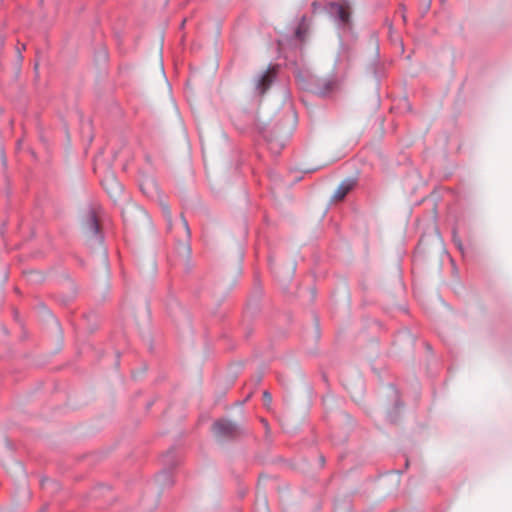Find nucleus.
<instances>
[{
    "label": "nucleus",
    "mask_w": 512,
    "mask_h": 512,
    "mask_svg": "<svg viewBox=\"0 0 512 512\" xmlns=\"http://www.w3.org/2000/svg\"><path fill=\"white\" fill-rule=\"evenodd\" d=\"M213 431L217 437H230L236 433L237 427L231 421L220 420L213 425Z\"/></svg>",
    "instance_id": "obj_2"
},
{
    "label": "nucleus",
    "mask_w": 512,
    "mask_h": 512,
    "mask_svg": "<svg viewBox=\"0 0 512 512\" xmlns=\"http://www.w3.org/2000/svg\"><path fill=\"white\" fill-rule=\"evenodd\" d=\"M161 213L166 221L167 231L173 235L175 241L183 252H188V242L190 239V229L187 220L181 216L179 220L173 222L169 205L165 201L159 203Z\"/></svg>",
    "instance_id": "obj_1"
},
{
    "label": "nucleus",
    "mask_w": 512,
    "mask_h": 512,
    "mask_svg": "<svg viewBox=\"0 0 512 512\" xmlns=\"http://www.w3.org/2000/svg\"><path fill=\"white\" fill-rule=\"evenodd\" d=\"M275 73V68H269L257 80L256 87L261 94H263L270 87L274 81Z\"/></svg>",
    "instance_id": "obj_4"
},
{
    "label": "nucleus",
    "mask_w": 512,
    "mask_h": 512,
    "mask_svg": "<svg viewBox=\"0 0 512 512\" xmlns=\"http://www.w3.org/2000/svg\"><path fill=\"white\" fill-rule=\"evenodd\" d=\"M141 324H145L149 320V311L147 305H142L139 311V315L136 316Z\"/></svg>",
    "instance_id": "obj_8"
},
{
    "label": "nucleus",
    "mask_w": 512,
    "mask_h": 512,
    "mask_svg": "<svg viewBox=\"0 0 512 512\" xmlns=\"http://www.w3.org/2000/svg\"><path fill=\"white\" fill-rule=\"evenodd\" d=\"M99 225L94 214H90L87 220L86 234L89 237L97 236Z\"/></svg>",
    "instance_id": "obj_6"
},
{
    "label": "nucleus",
    "mask_w": 512,
    "mask_h": 512,
    "mask_svg": "<svg viewBox=\"0 0 512 512\" xmlns=\"http://www.w3.org/2000/svg\"><path fill=\"white\" fill-rule=\"evenodd\" d=\"M333 8H335V12L337 13L341 22L347 24L350 18L349 7L346 5H335Z\"/></svg>",
    "instance_id": "obj_7"
},
{
    "label": "nucleus",
    "mask_w": 512,
    "mask_h": 512,
    "mask_svg": "<svg viewBox=\"0 0 512 512\" xmlns=\"http://www.w3.org/2000/svg\"><path fill=\"white\" fill-rule=\"evenodd\" d=\"M354 183L352 181H346L339 185L334 193V199L341 201L353 188Z\"/></svg>",
    "instance_id": "obj_5"
},
{
    "label": "nucleus",
    "mask_w": 512,
    "mask_h": 512,
    "mask_svg": "<svg viewBox=\"0 0 512 512\" xmlns=\"http://www.w3.org/2000/svg\"><path fill=\"white\" fill-rule=\"evenodd\" d=\"M262 509L264 512H267V502L265 499H262L261 503H260Z\"/></svg>",
    "instance_id": "obj_11"
},
{
    "label": "nucleus",
    "mask_w": 512,
    "mask_h": 512,
    "mask_svg": "<svg viewBox=\"0 0 512 512\" xmlns=\"http://www.w3.org/2000/svg\"><path fill=\"white\" fill-rule=\"evenodd\" d=\"M263 400L266 406H269L272 402V396L268 391L263 392Z\"/></svg>",
    "instance_id": "obj_10"
},
{
    "label": "nucleus",
    "mask_w": 512,
    "mask_h": 512,
    "mask_svg": "<svg viewBox=\"0 0 512 512\" xmlns=\"http://www.w3.org/2000/svg\"><path fill=\"white\" fill-rule=\"evenodd\" d=\"M102 184L106 189L107 193L114 199L118 198L123 191L122 185L112 175L107 176L102 181Z\"/></svg>",
    "instance_id": "obj_3"
},
{
    "label": "nucleus",
    "mask_w": 512,
    "mask_h": 512,
    "mask_svg": "<svg viewBox=\"0 0 512 512\" xmlns=\"http://www.w3.org/2000/svg\"><path fill=\"white\" fill-rule=\"evenodd\" d=\"M348 390L350 391L352 397L355 399V400H360L362 398V383L359 382L358 385L356 387H354L353 390H350L348 388Z\"/></svg>",
    "instance_id": "obj_9"
}]
</instances>
